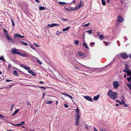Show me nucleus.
Wrapping results in <instances>:
<instances>
[{
	"mask_svg": "<svg viewBox=\"0 0 131 131\" xmlns=\"http://www.w3.org/2000/svg\"><path fill=\"white\" fill-rule=\"evenodd\" d=\"M107 95L109 96L110 98L113 100L117 98L118 94L117 92H114L112 90H110L107 93Z\"/></svg>",
	"mask_w": 131,
	"mask_h": 131,
	"instance_id": "1",
	"label": "nucleus"
},
{
	"mask_svg": "<svg viewBox=\"0 0 131 131\" xmlns=\"http://www.w3.org/2000/svg\"><path fill=\"white\" fill-rule=\"evenodd\" d=\"M11 52L14 55L17 54L21 56V54H22V53L18 51V50L15 48H13Z\"/></svg>",
	"mask_w": 131,
	"mask_h": 131,
	"instance_id": "2",
	"label": "nucleus"
},
{
	"mask_svg": "<svg viewBox=\"0 0 131 131\" xmlns=\"http://www.w3.org/2000/svg\"><path fill=\"white\" fill-rule=\"evenodd\" d=\"M119 55L123 59H125L128 57L127 53L125 52L121 53L119 54Z\"/></svg>",
	"mask_w": 131,
	"mask_h": 131,
	"instance_id": "3",
	"label": "nucleus"
},
{
	"mask_svg": "<svg viewBox=\"0 0 131 131\" xmlns=\"http://www.w3.org/2000/svg\"><path fill=\"white\" fill-rule=\"evenodd\" d=\"M113 87L115 89H117L119 85V84L117 81H114L113 83Z\"/></svg>",
	"mask_w": 131,
	"mask_h": 131,
	"instance_id": "4",
	"label": "nucleus"
},
{
	"mask_svg": "<svg viewBox=\"0 0 131 131\" xmlns=\"http://www.w3.org/2000/svg\"><path fill=\"white\" fill-rule=\"evenodd\" d=\"M83 2L82 0H81L80 1V4L78 5V6H76L75 8L74 9V10L79 9L83 5Z\"/></svg>",
	"mask_w": 131,
	"mask_h": 131,
	"instance_id": "5",
	"label": "nucleus"
},
{
	"mask_svg": "<svg viewBox=\"0 0 131 131\" xmlns=\"http://www.w3.org/2000/svg\"><path fill=\"white\" fill-rule=\"evenodd\" d=\"M16 37L19 38H24L25 36H21L18 33L17 34H15L14 35V38H15V39H18L17 38H16Z\"/></svg>",
	"mask_w": 131,
	"mask_h": 131,
	"instance_id": "6",
	"label": "nucleus"
},
{
	"mask_svg": "<svg viewBox=\"0 0 131 131\" xmlns=\"http://www.w3.org/2000/svg\"><path fill=\"white\" fill-rule=\"evenodd\" d=\"M125 69L126 70H124L123 71V72H126L129 71L130 70L129 69V66L127 64H125Z\"/></svg>",
	"mask_w": 131,
	"mask_h": 131,
	"instance_id": "7",
	"label": "nucleus"
},
{
	"mask_svg": "<svg viewBox=\"0 0 131 131\" xmlns=\"http://www.w3.org/2000/svg\"><path fill=\"white\" fill-rule=\"evenodd\" d=\"M124 20V19L123 18L122 16H121V15H119L118 16V18L117 21L118 22L121 23L123 22Z\"/></svg>",
	"mask_w": 131,
	"mask_h": 131,
	"instance_id": "8",
	"label": "nucleus"
},
{
	"mask_svg": "<svg viewBox=\"0 0 131 131\" xmlns=\"http://www.w3.org/2000/svg\"><path fill=\"white\" fill-rule=\"evenodd\" d=\"M60 24H57L56 23H52L51 24H48V26L49 27H53L56 26H59Z\"/></svg>",
	"mask_w": 131,
	"mask_h": 131,
	"instance_id": "9",
	"label": "nucleus"
},
{
	"mask_svg": "<svg viewBox=\"0 0 131 131\" xmlns=\"http://www.w3.org/2000/svg\"><path fill=\"white\" fill-rule=\"evenodd\" d=\"M84 97L86 100L91 102L93 101L92 99L90 96H84Z\"/></svg>",
	"mask_w": 131,
	"mask_h": 131,
	"instance_id": "10",
	"label": "nucleus"
},
{
	"mask_svg": "<svg viewBox=\"0 0 131 131\" xmlns=\"http://www.w3.org/2000/svg\"><path fill=\"white\" fill-rule=\"evenodd\" d=\"M59 75H58V79L60 81H63L64 79L63 78L62 75L59 73Z\"/></svg>",
	"mask_w": 131,
	"mask_h": 131,
	"instance_id": "11",
	"label": "nucleus"
},
{
	"mask_svg": "<svg viewBox=\"0 0 131 131\" xmlns=\"http://www.w3.org/2000/svg\"><path fill=\"white\" fill-rule=\"evenodd\" d=\"M99 32H97V35L99 36V38H100V39L101 40H102L104 39V37L103 35H100Z\"/></svg>",
	"mask_w": 131,
	"mask_h": 131,
	"instance_id": "12",
	"label": "nucleus"
},
{
	"mask_svg": "<svg viewBox=\"0 0 131 131\" xmlns=\"http://www.w3.org/2000/svg\"><path fill=\"white\" fill-rule=\"evenodd\" d=\"M25 122L24 121H23L20 122L18 124H15L14 126H20L22 125H24L25 124Z\"/></svg>",
	"mask_w": 131,
	"mask_h": 131,
	"instance_id": "13",
	"label": "nucleus"
},
{
	"mask_svg": "<svg viewBox=\"0 0 131 131\" xmlns=\"http://www.w3.org/2000/svg\"><path fill=\"white\" fill-rule=\"evenodd\" d=\"M28 72L29 73H30L32 75H33L34 76H35L36 75V74L35 73L33 72L32 70H29L28 71Z\"/></svg>",
	"mask_w": 131,
	"mask_h": 131,
	"instance_id": "14",
	"label": "nucleus"
},
{
	"mask_svg": "<svg viewBox=\"0 0 131 131\" xmlns=\"http://www.w3.org/2000/svg\"><path fill=\"white\" fill-rule=\"evenodd\" d=\"M16 69L18 70H17V72H19V73L21 74L22 75H23V74H24L25 75H28L27 74H26V73H24L23 72L20 71V70H19V69H18L17 68H16Z\"/></svg>",
	"mask_w": 131,
	"mask_h": 131,
	"instance_id": "15",
	"label": "nucleus"
},
{
	"mask_svg": "<svg viewBox=\"0 0 131 131\" xmlns=\"http://www.w3.org/2000/svg\"><path fill=\"white\" fill-rule=\"evenodd\" d=\"M3 29L4 30V33L5 35H6L7 38L8 40V35L7 34V31L4 28H3Z\"/></svg>",
	"mask_w": 131,
	"mask_h": 131,
	"instance_id": "16",
	"label": "nucleus"
},
{
	"mask_svg": "<svg viewBox=\"0 0 131 131\" xmlns=\"http://www.w3.org/2000/svg\"><path fill=\"white\" fill-rule=\"evenodd\" d=\"M25 54L26 53H22V54H21V56L24 57H26L28 58H30L31 57H33L28 55H26Z\"/></svg>",
	"mask_w": 131,
	"mask_h": 131,
	"instance_id": "17",
	"label": "nucleus"
},
{
	"mask_svg": "<svg viewBox=\"0 0 131 131\" xmlns=\"http://www.w3.org/2000/svg\"><path fill=\"white\" fill-rule=\"evenodd\" d=\"M74 8H73L72 7H71L70 9H69L66 8V7H65V9L68 12H71L72 11V10H74Z\"/></svg>",
	"mask_w": 131,
	"mask_h": 131,
	"instance_id": "18",
	"label": "nucleus"
},
{
	"mask_svg": "<svg viewBox=\"0 0 131 131\" xmlns=\"http://www.w3.org/2000/svg\"><path fill=\"white\" fill-rule=\"evenodd\" d=\"M100 96V95H97L96 96H94L93 97V99L94 100L96 101L99 98Z\"/></svg>",
	"mask_w": 131,
	"mask_h": 131,
	"instance_id": "19",
	"label": "nucleus"
},
{
	"mask_svg": "<svg viewBox=\"0 0 131 131\" xmlns=\"http://www.w3.org/2000/svg\"><path fill=\"white\" fill-rule=\"evenodd\" d=\"M39 10H43L45 9H47V8L44 6H40L39 7Z\"/></svg>",
	"mask_w": 131,
	"mask_h": 131,
	"instance_id": "20",
	"label": "nucleus"
},
{
	"mask_svg": "<svg viewBox=\"0 0 131 131\" xmlns=\"http://www.w3.org/2000/svg\"><path fill=\"white\" fill-rule=\"evenodd\" d=\"M19 110V109H17L15 111L13 114L11 115V116H15L18 112Z\"/></svg>",
	"mask_w": 131,
	"mask_h": 131,
	"instance_id": "21",
	"label": "nucleus"
},
{
	"mask_svg": "<svg viewBox=\"0 0 131 131\" xmlns=\"http://www.w3.org/2000/svg\"><path fill=\"white\" fill-rule=\"evenodd\" d=\"M33 58H35L36 59V61H37L38 63H39V64H41L42 63V62L40 61L38 58L36 57H33Z\"/></svg>",
	"mask_w": 131,
	"mask_h": 131,
	"instance_id": "22",
	"label": "nucleus"
},
{
	"mask_svg": "<svg viewBox=\"0 0 131 131\" xmlns=\"http://www.w3.org/2000/svg\"><path fill=\"white\" fill-rule=\"evenodd\" d=\"M76 113H75V114H80V112L79 111V109L77 107L75 110Z\"/></svg>",
	"mask_w": 131,
	"mask_h": 131,
	"instance_id": "23",
	"label": "nucleus"
},
{
	"mask_svg": "<svg viewBox=\"0 0 131 131\" xmlns=\"http://www.w3.org/2000/svg\"><path fill=\"white\" fill-rule=\"evenodd\" d=\"M75 119V125L76 126H77L79 125V119Z\"/></svg>",
	"mask_w": 131,
	"mask_h": 131,
	"instance_id": "24",
	"label": "nucleus"
},
{
	"mask_svg": "<svg viewBox=\"0 0 131 131\" xmlns=\"http://www.w3.org/2000/svg\"><path fill=\"white\" fill-rule=\"evenodd\" d=\"M70 28V26L67 27L64 29H63V30H62L63 31L65 32L66 31H67L68 30V29Z\"/></svg>",
	"mask_w": 131,
	"mask_h": 131,
	"instance_id": "25",
	"label": "nucleus"
},
{
	"mask_svg": "<svg viewBox=\"0 0 131 131\" xmlns=\"http://www.w3.org/2000/svg\"><path fill=\"white\" fill-rule=\"evenodd\" d=\"M59 4L61 5H64L65 4H67V3H66L64 2H58Z\"/></svg>",
	"mask_w": 131,
	"mask_h": 131,
	"instance_id": "26",
	"label": "nucleus"
},
{
	"mask_svg": "<svg viewBox=\"0 0 131 131\" xmlns=\"http://www.w3.org/2000/svg\"><path fill=\"white\" fill-rule=\"evenodd\" d=\"M13 74H14L16 76H19L18 74L17 73V72L16 70H14L13 72Z\"/></svg>",
	"mask_w": 131,
	"mask_h": 131,
	"instance_id": "27",
	"label": "nucleus"
},
{
	"mask_svg": "<svg viewBox=\"0 0 131 131\" xmlns=\"http://www.w3.org/2000/svg\"><path fill=\"white\" fill-rule=\"evenodd\" d=\"M9 41L12 43H14V41L12 40V39L10 37V36L9 35Z\"/></svg>",
	"mask_w": 131,
	"mask_h": 131,
	"instance_id": "28",
	"label": "nucleus"
},
{
	"mask_svg": "<svg viewBox=\"0 0 131 131\" xmlns=\"http://www.w3.org/2000/svg\"><path fill=\"white\" fill-rule=\"evenodd\" d=\"M126 73L127 75V76H131V70H130Z\"/></svg>",
	"mask_w": 131,
	"mask_h": 131,
	"instance_id": "29",
	"label": "nucleus"
},
{
	"mask_svg": "<svg viewBox=\"0 0 131 131\" xmlns=\"http://www.w3.org/2000/svg\"><path fill=\"white\" fill-rule=\"evenodd\" d=\"M83 46L85 47L87 49H89V48L87 46V44L86 43H83Z\"/></svg>",
	"mask_w": 131,
	"mask_h": 131,
	"instance_id": "30",
	"label": "nucleus"
},
{
	"mask_svg": "<svg viewBox=\"0 0 131 131\" xmlns=\"http://www.w3.org/2000/svg\"><path fill=\"white\" fill-rule=\"evenodd\" d=\"M14 83V82H11V83H9V88H10L12 86L14 85L15 84H13Z\"/></svg>",
	"mask_w": 131,
	"mask_h": 131,
	"instance_id": "31",
	"label": "nucleus"
},
{
	"mask_svg": "<svg viewBox=\"0 0 131 131\" xmlns=\"http://www.w3.org/2000/svg\"><path fill=\"white\" fill-rule=\"evenodd\" d=\"M78 56L80 57H82L84 55V53H83L81 52H78Z\"/></svg>",
	"mask_w": 131,
	"mask_h": 131,
	"instance_id": "32",
	"label": "nucleus"
},
{
	"mask_svg": "<svg viewBox=\"0 0 131 131\" xmlns=\"http://www.w3.org/2000/svg\"><path fill=\"white\" fill-rule=\"evenodd\" d=\"M126 84L129 89L131 90V83H127Z\"/></svg>",
	"mask_w": 131,
	"mask_h": 131,
	"instance_id": "33",
	"label": "nucleus"
},
{
	"mask_svg": "<svg viewBox=\"0 0 131 131\" xmlns=\"http://www.w3.org/2000/svg\"><path fill=\"white\" fill-rule=\"evenodd\" d=\"M127 79L128 81V82L130 83H131V76H130L129 78H127Z\"/></svg>",
	"mask_w": 131,
	"mask_h": 131,
	"instance_id": "34",
	"label": "nucleus"
},
{
	"mask_svg": "<svg viewBox=\"0 0 131 131\" xmlns=\"http://www.w3.org/2000/svg\"><path fill=\"white\" fill-rule=\"evenodd\" d=\"M85 32H87L89 33V34H90L92 33V29H90L88 31H86Z\"/></svg>",
	"mask_w": 131,
	"mask_h": 131,
	"instance_id": "35",
	"label": "nucleus"
},
{
	"mask_svg": "<svg viewBox=\"0 0 131 131\" xmlns=\"http://www.w3.org/2000/svg\"><path fill=\"white\" fill-rule=\"evenodd\" d=\"M21 42L22 44L26 46H28V45L27 43L25 42H24L23 41H21Z\"/></svg>",
	"mask_w": 131,
	"mask_h": 131,
	"instance_id": "36",
	"label": "nucleus"
},
{
	"mask_svg": "<svg viewBox=\"0 0 131 131\" xmlns=\"http://www.w3.org/2000/svg\"><path fill=\"white\" fill-rule=\"evenodd\" d=\"M76 116H75V119H79L80 118V114H75Z\"/></svg>",
	"mask_w": 131,
	"mask_h": 131,
	"instance_id": "37",
	"label": "nucleus"
},
{
	"mask_svg": "<svg viewBox=\"0 0 131 131\" xmlns=\"http://www.w3.org/2000/svg\"><path fill=\"white\" fill-rule=\"evenodd\" d=\"M102 4L103 5H106V2L104 0H102Z\"/></svg>",
	"mask_w": 131,
	"mask_h": 131,
	"instance_id": "38",
	"label": "nucleus"
},
{
	"mask_svg": "<svg viewBox=\"0 0 131 131\" xmlns=\"http://www.w3.org/2000/svg\"><path fill=\"white\" fill-rule=\"evenodd\" d=\"M52 101H48L47 102L46 101L45 102V103L46 104H50L52 103Z\"/></svg>",
	"mask_w": 131,
	"mask_h": 131,
	"instance_id": "39",
	"label": "nucleus"
},
{
	"mask_svg": "<svg viewBox=\"0 0 131 131\" xmlns=\"http://www.w3.org/2000/svg\"><path fill=\"white\" fill-rule=\"evenodd\" d=\"M11 21L12 23V25L13 27H14L15 26V23L14 22V20L12 19L11 18Z\"/></svg>",
	"mask_w": 131,
	"mask_h": 131,
	"instance_id": "40",
	"label": "nucleus"
},
{
	"mask_svg": "<svg viewBox=\"0 0 131 131\" xmlns=\"http://www.w3.org/2000/svg\"><path fill=\"white\" fill-rule=\"evenodd\" d=\"M79 41L78 40H75L74 41L75 44L76 45H78L79 44Z\"/></svg>",
	"mask_w": 131,
	"mask_h": 131,
	"instance_id": "41",
	"label": "nucleus"
},
{
	"mask_svg": "<svg viewBox=\"0 0 131 131\" xmlns=\"http://www.w3.org/2000/svg\"><path fill=\"white\" fill-rule=\"evenodd\" d=\"M103 42L105 43V45L107 46L108 45H110V43L109 42H105V41H103Z\"/></svg>",
	"mask_w": 131,
	"mask_h": 131,
	"instance_id": "42",
	"label": "nucleus"
},
{
	"mask_svg": "<svg viewBox=\"0 0 131 131\" xmlns=\"http://www.w3.org/2000/svg\"><path fill=\"white\" fill-rule=\"evenodd\" d=\"M24 68L25 69V70H30V68L29 67H28L26 66H25Z\"/></svg>",
	"mask_w": 131,
	"mask_h": 131,
	"instance_id": "43",
	"label": "nucleus"
},
{
	"mask_svg": "<svg viewBox=\"0 0 131 131\" xmlns=\"http://www.w3.org/2000/svg\"><path fill=\"white\" fill-rule=\"evenodd\" d=\"M67 96L68 97H69L72 100V101L74 103V102L73 100L72 99H73V98L71 95H70L69 94L68 95V96Z\"/></svg>",
	"mask_w": 131,
	"mask_h": 131,
	"instance_id": "44",
	"label": "nucleus"
},
{
	"mask_svg": "<svg viewBox=\"0 0 131 131\" xmlns=\"http://www.w3.org/2000/svg\"><path fill=\"white\" fill-rule=\"evenodd\" d=\"M37 87L40 88H42L44 90H45L46 89V88H45L44 86H38L37 87Z\"/></svg>",
	"mask_w": 131,
	"mask_h": 131,
	"instance_id": "45",
	"label": "nucleus"
},
{
	"mask_svg": "<svg viewBox=\"0 0 131 131\" xmlns=\"http://www.w3.org/2000/svg\"><path fill=\"white\" fill-rule=\"evenodd\" d=\"M95 69H98V70L97 71V72H102V70L100 68H94Z\"/></svg>",
	"mask_w": 131,
	"mask_h": 131,
	"instance_id": "46",
	"label": "nucleus"
},
{
	"mask_svg": "<svg viewBox=\"0 0 131 131\" xmlns=\"http://www.w3.org/2000/svg\"><path fill=\"white\" fill-rule=\"evenodd\" d=\"M90 23H89L88 24H86L83 25L82 26L83 27H87L89 26V24H90Z\"/></svg>",
	"mask_w": 131,
	"mask_h": 131,
	"instance_id": "47",
	"label": "nucleus"
},
{
	"mask_svg": "<svg viewBox=\"0 0 131 131\" xmlns=\"http://www.w3.org/2000/svg\"><path fill=\"white\" fill-rule=\"evenodd\" d=\"M61 20L64 21H67L68 20L67 19L64 18H61Z\"/></svg>",
	"mask_w": 131,
	"mask_h": 131,
	"instance_id": "48",
	"label": "nucleus"
},
{
	"mask_svg": "<svg viewBox=\"0 0 131 131\" xmlns=\"http://www.w3.org/2000/svg\"><path fill=\"white\" fill-rule=\"evenodd\" d=\"M120 99H121V100H122L123 101H124L125 100V97L123 95L122 96Z\"/></svg>",
	"mask_w": 131,
	"mask_h": 131,
	"instance_id": "49",
	"label": "nucleus"
},
{
	"mask_svg": "<svg viewBox=\"0 0 131 131\" xmlns=\"http://www.w3.org/2000/svg\"><path fill=\"white\" fill-rule=\"evenodd\" d=\"M61 33H62V32H59V31H57L56 32V35H58Z\"/></svg>",
	"mask_w": 131,
	"mask_h": 131,
	"instance_id": "50",
	"label": "nucleus"
},
{
	"mask_svg": "<svg viewBox=\"0 0 131 131\" xmlns=\"http://www.w3.org/2000/svg\"><path fill=\"white\" fill-rule=\"evenodd\" d=\"M14 104H13L12 105V106H11V107L10 108V111H12V109H13V106H14Z\"/></svg>",
	"mask_w": 131,
	"mask_h": 131,
	"instance_id": "51",
	"label": "nucleus"
},
{
	"mask_svg": "<svg viewBox=\"0 0 131 131\" xmlns=\"http://www.w3.org/2000/svg\"><path fill=\"white\" fill-rule=\"evenodd\" d=\"M0 60L3 61H5L4 58L2 56H1L0 57Z\"/></svg>",
	"mask_w": 131,
	"mask_h": 131,
	"instance_id": "52",
	"label": "nucleus"
},
{
	"mask_svg": "<svg viewBox=\"0 0 131 131\" xmlns=\"http://www.w3.org/2000/svg\"><path fill=\"white\" fill-rule=\"evenodd\" d=\"M122 102H121V105H123L125 103V102L124 101H123L122 100H121Z\"/></svg>",
	"mask_w": 131,
	"mask_h": 131,
	"instance_id": "53",
	"label": "nucleus"
},
{
	"mask_svg": "<svg viewBox=\"0 0 131 131\" xmlns=\"http://www.w3.org/2000/svg\"><path fill=\"white\" fill-rule=\"evenodd\" d=\"M64 106L66 108H67L68 107V105L67 104H65Z\"/></svg>",
	"mask_w": 131,
	"mask_h": 131,
	"instance_id": "54",
	"label": "nucleus"
},
{
	"mask_svg": "<svg viewBox=\"0 0 131 131\" xmlns=\"http://www.w3.org/2000/svg\"><path fill=\"white\" fill-rule=\"evenodd\" d=\"M20 66L21 67H22V68H24V67H25V66L24 65H23V64H20Z\"/></svg>",
	"mask_w": 131,
	"mask_h": 131,
	"instance_id": "55",
	"label": "nucleus"
},
{
	"mask_svg": "<svg viewBox=\"0 0 131 131\" xmlns=\"http://www.w3.org/2000/svg\"><path fill=\"white\" fill-rule=\"evenodd\" d=\"M29 46H30V47H31V48H32V49H34V50L35 49L32 46V45H29Z\"/></svg>",
	"mask_w": 131,
	"mask_h": 131,
	"instance_id": "56",
	"label": "nucleus"
},
{
	"mask_svg": "<svg viewBox=\"0 0 131 131\" xmlns=\"http://www.w3.org/2000/svg\"><path fill=\"white\" fill-rule=\"evenodd\" d=\"M100 131H107L105 129H100Z\"/></svg>",
	"mask_w": 131,
	"mask_h": 131,
	"instance_id": "57",
	"label": "nucleus"
},
{
	"mask_svg": "<svg viewBox=\"0 0 131 131\" xmlns=\"http://www.w3.org/2000/svg\"><path fill=\"white\" fill-rule=\"evenodd\" d=\"M26 102H27V104L28 105H30V102H28V101H26Z\"/></svg>",
	"mask_w": 131,
	"mask_h": 131,
	"instance_id": "58",
	"label": "nucleus"
},
{
	"mask_svg": "<svg viewBox=\"0 0 131 131\" xmlns=\"http://www.w3.org/2000/svg\"><path fill=\"white\" fill-rule=\"evenodd\" d=\"M34 44L37 47H39V45H37L36 43H34Z\"/></svg>",
	"mask_w": 131,
	"mask_h": 131,
	"instance_id": "59",
	"label": "nucleus"
},
{
	"mask_svg": "<svg viewBox=\"0 0 131 131\" xmlns=\"http://www.w3.org/2000/svg\"><path fill=\"white\" fill-rule=\"evenodd\" d=\"M95 44V42H91V45H94V44Z\"/></svg>",
	"mask_w": 131,
	"mask_h": 131,
	"instance_id": "60",
	"label": "nucleus"
},
{
	"mask_svg": "<svg viewBox=\"0 0 131 131\" xmlns=\"http://www.w3.org/2000/svg\"><path fill=\"white\" fill-rule=\"evenodd\" d=\"M85 32L82 33V36L83 37L84 36H85Z\"/></svg>",
	"mask_w": 131,
	"mask_h": 131,
	"instance_id": "61",
	"label": "nucleus"
},
{
	"mask_svg": "<svg viewBox=\"0 0 131 131\" xmlns=\"http://www.w3.org/2000/svg\"><path fill=\"white\" fill-rule=\"evenodd\" d=\"M85 127H86V128L87 129H89V128L88 127V125L87 124H85Z\"/></svg>",
	"mask_w": 131,
	"mask_h": 131,
	"instance_id": "62",
	"label": "nucleus"
},
{
	"mask_svg": "<svg viewBox=\"0 0 131 131\" xmlns=\"http://www.w3.org/2000/svg\"><path fill=\"white\" fill-rule=\"evenodd\" d=\"M74 68H75L77 70H79V69L78 68H77L76 67V66H74Z\"/></svg>",
	"mask_w": 131,
	"mask_h": 131,
	"instance_id": "63",
	"label": "nucleus"
},
{
	"mask_svg": "<svg viewBox=\"0 0 131 131\" xmlns=\"http://www.w3.org/2000/svg\"><path fill=\"white\" fill-rule=\"evenodd\" d=\"M93 128L94 129V131H98L97 130L96 128H95L94 127Z\"/></svg>",
	"mask_w": 131,
	"mask_h": 131,
	"instance_id": "64",
	"label": "nucleus"
}]
</instances>
